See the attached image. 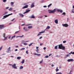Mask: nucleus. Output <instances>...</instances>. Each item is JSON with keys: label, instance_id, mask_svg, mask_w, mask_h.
Here are the masks:
<instances>
[{"label": "nucleus", "instance_id": "6e6552de", "mask_svg": "<svg viewBox=\"0 0 74 74\" xmlns=\"http://www.w3.org/2000/svg\"><path fill=\"white\" fill-rule=\"evenodd\" d=\"M67 62H73L74 61V60L73 59H69L68 60Z\"/></svg>", "mask_w": 74, "mask_h": 74}, {"label": "nucleus", "instance_id": "5701e85b", "mask_svg": "<svg viewBox=\"0 0 74 74\" xmlns=\"http://www.w3.org/2000/svg\"><path fill=\"white\" fill-rule=\"evenodd\" d=\"M9 11H11L12 10V8H10L9 9Z\"/></svg>", "mask_w": 74, "mask_h": 74}, {"label": "nucleus", "instance_id": "49530a36", "mask_svg": "<svg viewBox=\"0 0 74 74\" xmlns=\"http://www.w3.org/2000/svg\"><path fill=\"white\" fill-rule=\"evenodd\" d=\"M15 18H14L13 19H12L11 21H14V20H15Z\"/></svg>", "mask_w": 74, "mask_h": 74}, {"label": "nucleus", "instance_id": "2f4dec72", "mask_svg": "<svg viewBox=\"0 0 74 74\" xmlns=\"http://www.w3.org/2000/svg\"><path fill=\"white\" fill-rule=\"evenodd\" d=\"M59 69H56V72H58V71H59Z\"/></svg>", "mask_w": 74, "mask_h": 74}, {"label": "nucleus", "instance_id": "1a4fd4ad", "mask_svg": "<svg viewBox=\"0 0 74 74\" xmlns=\"http://www.w3.org/2000/svg\"><path fill=\"white\" fill-rule=\"evenodd\" d=\"M31 8H33V7H34V3H32L31 4Z\"/></svg>", "mask_w": 74, "mask_h": 74}, {"label": "nucleus", "instance_id": "37998d69", "mask_svg": "<svg viewBox=\"0 0 74 74\" xmlns=\"http://www.w3.org/2000/svg\"><path fill=\"white\" fill-rule=\"evenodd\" d=\"M69 56V54H67L66 55V57H68Z\"/></svg>", "mask_w": 74, "mask_h": 74}, {"label": "nucleus", "instance_id": "ddd939ff", "mask_svg": "<svg viewBox=\"0 0 74 74\" xmlns=\"http://www.w3.org/2000/svg\"><path fill=\"white\" fill-rule=\"evenodd\" d=\"M34 55L38 56H40L41 54H38V53H35Z\"/></svg>", "mask_w": 74, "mask_h": 74}, {"label": "nucleus", "instance_id": "f03ea898", "mask_svg": "<svg viewBox=\"0 0 74 74\" xmlns=\"http://www.w3.org/2000/svg\"><path fill=\"white\" fill-rule=\"evenodd\" d=\"M49 13L50 14L53 13V14L56 12V9H54L53 10H48Z\"/></svg>", "mask_w": 74, "mask_h": 74}, {"label": "nucleus", "instance_id": "864d4df0", "mask_svg": "<svg viewBox=\"0 0 74 74\" xmlns=\"http://www.w3.org/2000/svg\"><path fill=\"white\" fill-rule=\"evenodd\" d=\"M43 49H45V50L46 49V47H44L43 48Z\"/></svg>", "mask_w": 74, "mask_h": 74}, {"label": "nucleus", "instance_id": "0e129e2a", "mask_svg": "<svg viewBox=\"0 0 74 74\" xmlns=\"http://www.w3.org/2000/svg\"><path fill=\"white\" fill-rule=\"evenodd\" d=\"M51 66H52V67H53V66H54V65L52 64L51 65Z\"/></svg>", "mask_w": 74, "mask_h": 74}, {"label": "nucleus", "instance_id": "e433bc0d", "mask_svg": "<svg viewBox=\"0 0 74 74\" xmlns=\"http://www.w3.org/2000/svg\"><path fill=\"white\" fill-rule=\"evenodd\" d=\"M26 52L28 55L29 54V53H28V51H26Z\"/></svg>", "mask_w": 74, "mask_h": 74}, {"label": "nucleus", "instance_id": "79ce46f5", "mask_svg": "<svg viewBox=\"0 0 74 74\" xmlns=\"http://www.w3.org/2000/svg\"><path fill=\"white\" fill-rule=\"evenodd\" d=\"M24 45H27V43H24Z\"/></svg>", "mask_w": 74, "mask_h": 74}, {"label": "nucleus", "instance_id": "ea45409f", "mask_svg": "<svg viewBox=\"0 0 74 74\" xmlns=\"http://www.w3.org/2000/svg\"><path fill=\"white\" fill-rule=\"evenodd\" d=\"M49 57L48 56H46L45 57V58H48Z\"/></svg>", "mask_w": 74, "mask_h": 74}, {"label": "nucleus", "instance_id": "20e7f679", "mask_svg": "<svg viewBox=\"0 0 74 74\" xmlns=\"http://www.w3.org/2000/svg\"><path fill=\"white\" fill-rule=\"evenodd\" d=\"M62 25L64 27H68V26H69V25H68L67 24H62Z\"/></svg>", "mask_w": 74, "mask_h": 74}, {"label": "nucleus", "instance_id": "de8ad7c7", "mask_svg": "<svg viewBox=\"0 0 74 74\" xmlns=\"http://www.w3.org/2000/svg\"><path fill=\"white\" fill-rule=\"evenodd\" d=\"M42 45H43L42 43H40V46H41Z\"/></svg>", "mask_w": 74, "mask_h": 74}, {"label": "nucleus", "instance_id": "7c9ffc66", "mask_svg": "<svg viewBox=\"0 0 74 74\" xmlns=\"http://www.w3.org/2000/svg\"><path fill=\"white\" fill-rule=\"evenodd\" d=\"M72 12L73 13H74V9H73L72 10Z\"/></svg>", "mask_w": 74, "mask_h": 74}, {"label": "nucleus", "instance_id": "a878e982", "mask_svg": "<svg viewBox=\"0 0 74 74\" xmlns=\"http://www.w3.org/2000/svg\"><path fill=\"white\" fill-rule=\"evenodd\" d=\"M23 68V66H21L20 67V69H22Z\"/></svg>", "mask_w": 74, "mask_h": 74}, {"label": "nucleus", "instance_id": "bb28decb", "mask_svg": "<svg viewBox=\"0 0 74 74\" xmlns=\"http://www.w3.org/2000/svg\"><path fill=\"white\" fill-rule=\"evenodd\" d=\"M25 48H22V49H21L20 50L21 51H22V50H25Z\"/></svg>", "mask_w": 74, "mask_h": 74}, {"label": "nucleus", "instance_id": "0eeeda50", "mask_svg": "<svg viewBox=\"0 0 74 74\" xmlns=\"http://www.w3.org/2000/svg\"><path fill=\"white\" fill-rule=\"evenodd\" d=\"M45 33V31H43L41 32H39V34H38L37 35V36H39V35H41V33Z\"/></svg>", "mask_w": 74, "mask_h": 74}, {"label": "nucleus", "instance_id": "338daca9", "mask_svg": "<svg viewBox=\"0 0 74 74\" xmlns=\"http://www.w3.org/2000/svg\"><path fill=\"white\" fill-rule=\"evenodd\" d=\"M10 38H11V36H9L8 37V38H9V39Z\"/></svg>", "mask_w": 74, "mask_h": 74}, {"label": "nucleus", "instance_id": "69168bd1", "mask_svg": "<svg viewBox=\"0 0 74 74\" xmlns=\"http://www.w3.org/2000/svg\"><path fill=\"white\" fill-rule=\"evenodd\" d=\"M32 44H33V43H31L30 44V45H32Z\"/></svg>", "mask_w": 74, "mask_h": 74}, {"label": "nucleus", "instance_id": "4be33fe9", "mask_svg": "<svg viewBox=\"0 0 74 74\" xmlns=\"http://www.w3.org/2000/svg\"><path fill=\"white\" fill-rule=\"evenodd\" d=\"M11 49V47H9L8 49H7V50H8V51H10V49Z\"/></svg>", "mask_w": 74, "mask_h": 74}, {"label": "nucleus", "instance_id": "680f3d73", "mask_svg": "<svg viewBox=\"0 0 74 74\" xmlns=\"http://www.w3.org/2000/svg\"><path fill=\"white\" fill-rule=\"evenodd\" d=\"M72 54H73V55H74V52H73L72 51Z\"/></svg>", "mask_w": 74, "mask_h": 74}, {"label": "nucleus", "instance_id": "6ab92c4d", "mask_svg": "<svg viewBox=\"0 0 74 74\" xmlns=\"http://www.w3.org/2000/svg\"><path fill=\"white\" fill-rule=\"evenodd\" d=\"M15 35H14L13 36H12V38L11 39V40H12L13 38H15Z\"/></svg>", "mask_w": 74, "mask_h": 74}, {"label": "nucleus", "instance_id": "c756f323", "mask_svg": "<svg viewBox=\"0 0 74 74\" xmlns=\"http://www.w3.org/2000/svg\"><path fill=\"white\" fill-rule=\"evenodd\" d=\"M51 5H52V3H51L49 5H48V7H51Z\"/></svg>", "mask_w": 74, "mask_h": 74}, {"label": "nucleus", "instance_id": "052dcab7", "mask_svg": "<svg viewBox=\"0 0 74 74\" xmlns=\"http://www.w3.org/2000/svg\"><path fill=\"white\" fill-rule=\"evenodd\" d=\"M38 48H39L38 47H36V49H38Z\"/></svg>", "mask_w": 74, "mask_h": 74}, {"label": "nucleus", "instance_id": "5fc2aeb1", "mask_svg": "<svg viewBox=\"0 0 74 74\" xmlns=\"http://www.w3.org/2000/svg\"><path fill=\"white\" fill-rule=\"evenodd\" d=\"M9 51H10L8 50V51H7V53H9V52H9Z\"/></svg>", "mask_w": 74, "mask_h": 74}, {"label": "nucleus", "instance_id": "a211bd4d", "mask_svg": "<svg viewBox=\"0 0 74 74\" xmlns=\"http://www.w3.org/2000/svg\"><path fill=\"white\" fill-rule=\"evenodd\" d=\"M25 63V60H23L21 62V63H22V64L24 63Z\"/></svg>", "mask_w": 74, "mask_h": 74}, {"label": "nucleus", "instance_id": "c85d7f7f", "mask_svg": "<svg viewBox=\"0 0 74 74\" xmlns=\"http://www.w3.org/2000/svg\"><path fill=\"white\" fill-rule=\"evenodd\" d=\"M56 74H62V73L60 72H58V73H56Z\"/></svg>", "mask_w": 74, "mask_h": 74}, {"label": "nucleus", "instance_id": "774afa93", "mask_svg": "<svg viewBox=\"0 0 74 74\" xmlns=\"http://www.w3.org/2000/svg\"><path fill=\"white\" fill-rule=\"evenodd\" d=\"M25 27H23V29L25 30Z\"/></svg>", "mask_w": 74, "mask_h": 74}, {"label": "nucleus", "instance_id": "412c9836", "mask_svg": "<svg viewBox=\"0 0 74 74\" xmlns=\"http://www.w3.org/2000/svg\"><path fill=\"white\" fill-rule=\"evenodd\" d=\"M50 29V27L49 26H48L46 28L47 29Z\"/></svg>", "mask_w": 74, "mask_h": 74}, {"label": "nucleus", "instance_id": "4d7b16f0", "mask_svg": "<svg viewBox=\"0 0 74 74\" xmlns=\"http://www.w3.org/2000/svg\"><path fill=\"white\" fill-rule=\"evenodd\" d=\"M8 8H9V7H7L6 8V9H8Z\"/></svg>", "mask_w": 74, "mask_h": 74}, {"label": "nucleus", "instance_id": "b1692460", "mask_svg": "<svg viewBox=\"0 0 74 74\" xmlns=\"http://www.w3.org/2000/svg\"><path fill=\"white\" fill-rule=\"evenodd\" d=\"M62 15H66V13L65 12H64L62 14Z\"/></svg>", "mask_w": 74, "mask_h": 74}, {"label": "nucleus", "instance_id": "39448f33", "mask_svg": "<svg viewBox=\"0 0 74 74\" xmlns=\"http://www.w3.org/2000/svg\"><path fill=\"white\" fill-rule=\"evenodd\" d=\"M4 25H0V29H3V28H4Z\"/></svg>", "mask_w": 74, "mask_h": 74}, {"label": "nucleus", "instance_id": "e2e57ef3", "mask_svg": "<svg viewBox=\"0 0 74 74\" xmlns=\"http://www.w3.org/2000/svg\"><path fill=\"white\" fill-rule=\"evenodd\" d=\"M44 16H45V17H47L48 16L47 15H45Z\"/></svg>", "mask_w": 74, "mask_h": 74}, {"label": "nucleus", "instance_id": "7ed1b4c3", "mask_svg": "<svg viewBox=\"0 0 74 74\" xmlns=\"http://www.w3.org/2000/svg\"><path fill=\"white\" fill-rule=\"evenodd\" d=\"M12 67L13 68H14V69H17V67L16 66V64H14L13 65H12Z\"/></svg>", "mask_w": 74, "mask_h": 74}, {"label": "nucleus", "instance_id": "9d476101", "mask_svg": "<svg viewBox=\"0 0 74 74\" xmlns=\"http://www.w3.org/2000/svg\"><path fill=\"white\" fill-rule=\"evenodd\" d=\"M54 22L55 23H56V24H58V19H56L55 20Z\"/></svg>", "mask_w": 74, "mask_h": 74}, {"label": "nucleus", "instance_id": "3c124183", "mask_svg": "<svg viewBox=\"0 0 74 74\" xmlns=\"http://www.w3.org/2000/svg\"><path fill=\"white\" fill-rule=\"evenodd\" d=\"M71 54H72V51L71 52L69 53V55H70Z\"/></svg>", "mask_w": 74, "mask_h": 74}, {"label": "nucleus", "instance_id": "473e14b6", "mask_svg": "<svg viewBox=\"0 0 74 74\" xmlns=\"http://www.w3.org/2000/svg\"><path fill=\"white\" fill-rule=\"evenodd\" d=\"M58 46H55V49H57V47H58Z\"/></svg>", "mask_w": 74, "mask_h": 74}, {"label": "nucleus", "instance_id": "72a5a7b5", "mask_svg": "<svg viewBox=\"0 0 74 74\" xmlns=\"http://www.w3.org/2000/svg\"><path fill=\"white\" fill-rule=\"evenodd\" d=\"M29 11H30V10H28L26 11L27 12H29Z\"/></svg>", "mask_w": 74, "mask_h": 74}, {"label": "nucleus", "instance_id": "58836bf2", "mask_svg": "<svg viewBox=\"0 0 74 74\" xmlns=\"http://www.w3.org/2000/svg\"><path fill=\"white\" fill-rule=\"evenodd\" d=\"M3 48V46H1V47L0 48V51H1V50L2 49V48Z\"/></svg>", "mask_w": 74, "mask_h": 74}, {"label": "nucleus", "instance_id": "a19ab883", "mask_svg": "<svg viewBox=\"0 0 74 74\" xmlns=\"http://www.w3.org/2000/svg\"><path fill=\"white\" fill-rule=\"evenodd\" d=\"M18 32H19V31H16L15 32V33H18Z\"/></svg>", "mask_w": 74, "mask_h": 74}, {"label": "nucleus", "instance_id": "6e6d98bb", "mask_svg": "<svg viewBox=\"0 0 74 74\" xmlns=\"http://www.w3.org/2000/svg\"><path fill=\"white\" fill-rule=\"evenodd\" d=\"M25 30L26 31H28V30H28V29H25Z\"/></svg>", "mask_w": 74, "mask_h": 74}, {"label": "nucleus", "instance_id": "f3484780", "mask_svg": "<svg viewBox=\"0 0 74 74\" xmlns=\"http://www.w3.org/2000/svg\"><path fill=\"white\" fill-rule=\"evenodd\" d=\"M33 27L32 26H29L28 27V29H32Z\"/></svg>", "mask_w": 74, "mask_h": 74}, {"label": "nucleus", "instance_id": "13d9d810", "mask_svg": "<svg viewBox=\"0 0 74 74\" xmlns=\"http://www.w3.org/2000/svg\"><path fill=\"white\" fill-rule=\"evenodd\" d=\"M42 17H43V16H41L40 17H38V18H42Z\"/></svg>", "mask_w": 74, "mask_h": 74}, {"label": "nucleus", "instance_id": "09e8293b", "mask_svg": "<svg viewBox=\"0 0 74 74\" xmlns=\"http://www.w3.org/2000/svg\"><path fill=\"white\" fill-rule=\"evenodd\" d=\"M43 61H41L40 62V63H42Z\"/></svg>", "mask_w": 74, "mask_h": 74}, {"label": "nucleus", "instance_id": "603ef678", "mask_svg": "<svg viewBox=\"0 0 74 74\" xmlns=\"http://www.w3.org/2000/svg\"><path fill=\"white\" fill-rule=\"evenodd\" d=\"M27 12H24V13H23V14H26V13H27Z\"/></svg>", "mask_w": 74, "mask_h": 74}, {"label": "nucleus", "instance_id": "9b49d317", "mask_svg": "<svg viewBox=\"0 0 74 74\" xmlns=\"http://www.w3.org/2000/svg\"><path fill=\"white\" fill-rule=\"evenodd\" d=\"M28 7V5H26L22 8V9H24L25 8H26Z\"/></svg>", "mask_w": 74, "mask_h": 74}, {"label": "nucleus", "instance_id": "4468645a", "mask_svg": "<svg viewBox=\"0 0 74 74\" xmlns=\"http://www.w3.org/2000/svg\"><path fill=\"white\" fill-rule=\"evenodd\" d=\"M57 12H60L61 13L63 12V10H62L58 9L57 10Z\"/></svg>", "mask_w": 74, "mask_h": 74}, {"label": "nucleus", "instance_id": "c03bdc74", "mask_svg": "<svg viewBox=\"0 0 74 74\" xmlns=\"http://www.w3.org/2000/svg\"><path fill=\"white\" fill-rule=\"evenodd\" d=\"M43 7H44V8H46V7H47V6H46V5L44 6H43Z\"/></svg>", "mask_w": 74, "mask_h": 74}, {"label": "nucleus", "instance_id": "aec40b11", "mask_svg": "<svg viewBox=\"0 0 74 74\" xmlns=\"http://www.w3.org/2000/svg\"><path fill=\"white\" fill-rule=\"evenodd\" d=\"M21 57H18L17 58V59H21Z\"/></svg>", "mask_w": 74, "mask_h": 74}, {"label": "nucleus", "instance_id": "8fccbe9b", "mask_svg": "<svg viewBox=\"0 0 74 74\" xmlns=\"http://www.w3.org/2000/svg\"><path fill=\"white\" fill-rule=\"evenodd\" d=\"M27 5V3H24L23 4L24 5Z\"/></svg>", "mask_w": 74, "mask_h": 74}, {"label": "nucleus", "instance_id": "f704fd0d", "mask_svg": "<svg viewBox=\"0 0 74 74\" xmlns=\"http://www.w3.org/2000/svg\"><path fill=\"white\" fill-rule=\"evenodd\" d=\"M32 25V24H27V25H26V26H29V25Z\"/></svg>", "mask_w": 74, "mask_h": 74}, {"label": "nucleus", "instance_id": "f8f14e48", "mask_svg": "<svg viewBox=\"0 0 74 74\" xmlns=\"http://www.w3.org/2000/svg\"><path fill=\"white\" fill-rule=\"evenodd\" d=\"M3 37H4L5 38V40H6V39H7V37H5V33H4L3 34Z\"/></svg>", "mask_w": 74, "mask_h": 74}, {"label": "nucleus", "instance_id": "f257e3e1", "mask_svg": "<svg viewBox=\"0 0 74 74\" xmlns=\"http://www.w3.org/2000/svg\"><path fill=\"white\" fill-rule=\"evenodd\" d=\"M58 48L59 49H63V50H64V49H65V47H64V46H63L62 44H61L59 45Z\"/></svg>", "mask_w": 74, "mask_h": 74}, {"label": "nucleus", "instance_id": "4c0bfd02", "mask_svg": "<svg viewBox=\"0 0 74 74\" xmlns=\"http://www.w3.org/2000/svg\"><path fill=\"white\" fill-rule=\"evenodd\" d=\"M18 37H23V35H22V36H18Z\"/></svg>", "mask_w": 74, "mask_h": 74}, {"label": "nucleus", "instance_id": "c9c22d12", "mask_svg": "<svg viewBox=\"0 0 74 74\" xmlns=\"http://www.w3.org/2000/svg\"><path fill=\"white\" fill-rule=\"evenodd\" d=\"M66 41H65V40L64 41H63V43H66Z\"/></svg>", "mask_w": 74, "mask_h": 74}, {"label": "nucleus", "instance_id": "bf43d9fd", "mask_svg": "<svg viewBox=\"0 0 74 74\" xmlns=\"http://www.w3.org/2000/svg\"><path fill=\"white\" fill-rule=\"evenodd\" d=\"M42 38V37L41 36L39 38V39H41Z\"/></svg>", "mask_w": 74, "mask_h": 74}, {"label": "nucleus", "instance_id": "423d86ee", "mask_svg": "<svg viewBox=\"0 0 74 74\" xmlns=\"http://www.w3.org/2000/svg\"><path fill=\"white\" fill-rule=\"evenodd\" d=\"M10 15H11V14H9L8 15H6L5 16H4L3 19H5V18H6L10 16Z\"/></svg>", "mask_w": 74, "mask_h": 74}, {"label": "nucleus", "instance_id": "a18cd8bd", "mask_svg": "<svg viewBox=\"0 0 74 74\" xmlns=\"http://www.w3.org/2000/svg\"><path fill=\"white\" fill-rule=\"evenodd\" d=\"M24 25H25V23H24L23 24L21 25V26H24Z\"/></svg>", "mask_w": 74, "mask_h": 74}, {"label": "nucleus", "instance_id": "cd10ccee", "mask_svg": "<svg viewBox=\"0 0 74 74\" xmlns=\"http://www.w3.org/2000/svg\"><path fill=\"white\" fill-rule=\"evenodd\" d=\"M3 1L4 3H5V2H6V1H7V0H3Z\"/></svg>", "mask_w": 74, "mask_h": 74}, {"label": "nucleus", "instance_id": "dca6fc26", "mask_svg": "<svg viewBox=\"0 0 74 74\" xmlns=\"http://www.w3.org/2000/svg\"><path fill=\"white\" fill-rule=\"evenodd\" d=\"M19 15H20V16H21V17H23L24 16V15L21 13H19Z\"/></svg>", "mask_w": 74, "mask_h": 74}, {"label": "nucleus", "instance_id": "393cba45", "mask_svg": "<svg viewBox=\"0 0 74 74\" xmlns=\"http://www.w3.org/2000/svg\"><path fill=\"white\" fill-rule=\"evenodd\" d=\"M11 5H14V2H11Z\"/></svg>", "mask_w": 74, "mask_h": 74}, {"label": "nucleus", "instance_id": "2eb2a0df", "mask_svg": "<svg viewBox=\"0 0 74 74\" xmlns=\"http://www.w3.org/2000/svg\"><path fill=\"white\" fill-rule=\"evenodd\" d=\"M30 18H33V19H34V18H35V16H34L33 15V14H32V16L30 17Z\"/></svg>", "mask_w": 74, "mask_h": 74}]
</instances>
